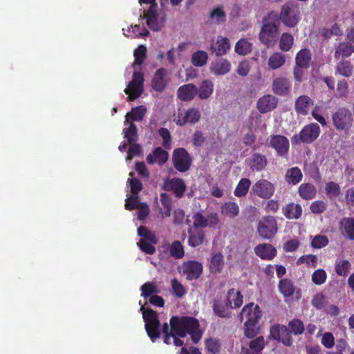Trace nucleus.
I'll list each match as a JSON object with an SVG mask.
<instances>
[{
	"label": "nucleus",
	"mask_w": 354,
	"mask_h": 354,
	"mask_svg": "<svg viewBox=\"0 0 354 354\" xmlns=\"http://www.w3.org/2000/svg\"><path fill=\"white\" fill-rule=\"evenodd\" d=\"M170 328L173 333L183 338L190 335L194 344H198L202 338L203 331L197 319L189 316H172L169 319Z\"/></svg>",
	"instance_id": "obj_1"
},
{
	"label": "nucleus",
	"mask_w": 354,
	"mask_h": 354,
	"mask_svg": "<svg viewBox=\"0 0 354 354\" xmlns=\"http://www.w3.org/2000/svg\"><path fill=\"white\" fill-rule=\"evenodd\" d=\"M241 320L245 319L243 324L244 335L250 339L256 337L260 331L259 322L263 312L258 304L250 303L246 304L240 314Z\"/></svg>",
	"instance_id": "obj_2"
},
{
	"label": "nucleus",
	"mask_w": 354,
	"mask_h": 354,
	"mask_svg": "<svg viewBox=\"0 0 354 354\" xmlns=\"http://www.w3.org/2000/svg\"><path fill=\"white\" fill-rule=\"evenodd\" d=\"M269 17L274 19L278 23L281 21L284 26L288 28H294L300 20L299 6L295 1H288L281 6L279 14L272 10L269 12Z\"/></svg>",
	"instance_id": "obj_3"
},
{
	"label": "nucleus",
	"mask_w": 354,
	"mask_h": 354,
	"mask_svg": "<svg viewBox=\"0 0 354 354\" xmlns=\"http://www.w3.org/2000/svg\"><path fill=\"white\" fill-rule=\"evenodd\" d=\"M262 26L259 35V41L268 48L274 46L279 38V23L270 18L269 12L262 19Z\"/></svg>",
	"instance_id": "obj_4"
},
{
	"label": "nucleus",
	"mask_w": 354,
	"mask_h": 354,
	"mask_svg": "<svg viewBox=\"0 0 354 354\" xmlns=\"http://www.w3.org/2000/svg\"><path fill=\"white\" fill-rule=\"evenodd\" d=\"M140 310L142 313L143 320L145 323V328L147 335L149 337L150 339L154 342L160 337V323L158 319V314L151 308L146 310L143 306L140 307Z\"/></svg>",
	"instance_id": "obj_5"
},
{
	"label": "nucleus",
	"mask_w": 354,
	"mask_h": 354,
	"mask_svg": "<svg viewBox=\"0 0 354 354\" xmlns=\"http://www.w3.org/2000/svg\"><path fill=\"white\" fill-rule=\"evenodd\" d=\"M320 127L317 123H310L303 127L299 134H295L291 138L292 144L294 145L301 143L310 144L319 137Z\"/></svg>",
	"instance_id": "obj_6"
},
{
	"label": "nucleus",
	"mask_w": 354,
	"mask_h": 354,
	"mask_svg": "<svg viewBox=\"0 0 354 354\" xmlns=\"http://www.w3.org/2000/svg\"><path fill=\"white\" fill-rule=\"evenodd\" d=\"M333 127L338 131L349 130L353 122L351 111L346 107H339L332 114Z\"/></svg>",
	"instance_id": "obj_7"
},
{
	"label": "nucleus",
	"mask_w": 354,
	"mask_h": 354,
	"mask_svg": "<svg viewBox=\"0 0 354 354\" xmlns=\"http://www.w3.org/2000/svg\"><path fill=\"white\" fill-rule=\"evenodd\" d=\"M257 232L265 240H271L277 233L278 227L275 218L266 216L258 222Z\"/></svg>",
	"instance_id": "obj_8"
},
{
	"label": "nucleus",
	"mask_w": 354,
	"mask_h": 354,
	"mask_svg": "<svg viewBox=\"0 0 354 354\" xmlns=\"http://www.w3.org/2000/svg\"><path fill=\"white\" fill-rule=\"evenodd\" d=\"M144 91V75L142 72L135 71L132 80L129 82L124 93L128 95L127 101L131 102L138 98Z\"/></svg>",
	"instance_id": "obj_9"
},
{
	"label": "nucleus",
	"mask_w": 354,
	"mask_h": 354,
	"mask_svg": "<svg viewBox=\"0 0 354 354\" xmlns=\"http://www.w3.org/2000/svg\"><path fill=\"white\" fill-rule=\"evenodd\" d=\"M172 162L177 171L183 173L190 169L192 159L188 151L185 148L180 147L174 150Z\"/></svg>",
	"instance_id": "obj_10"
},
{
	"label": "nucleus",
	"mask_w": 354,
	"mask_h": 354,
	"mask_svg": "<svg viewBox=\"0 0 354 354\" xmlns=\"http://www.w3.org/2000/svg\"><path fill=\"white\" fill-rule=\"evenodd\" d=\"M156 0H138L140 5L150 4L149 9L145 12L144 18L146 19L147 25L154 31H158L160 29L158 22L157 3Z\"/></svg>",
	"instance_id": "obj_11"
},
{
	"label": "nucleus",
	"mask_w": 354,
	"mask_h": 354,
	"mask_svg": "<svg viewBox=\"0 0 354 354\" xmlns=\"http://www.w3.org/2000/svg\"><path fill=\"white\" fill-rule=\"evenodd\" d=\"M274 192V184L266 179L257 180L252 187V193L263 199H270Z\"/></svg>",
	"instance_id": "obj_12"
},
{
	"label": "nucleus",
	"mask_w": 354,
	"mask_h": 354,
	"mask_svg": "<svg viewBox=\"0 0 354 354\" xmlns=\"http://www.w3.org/2000/svg\"><path fill=\"white\" fill-rule=\"evenodd\" d=\"M269 145L277 151L279 156H286L288 153L290 147L289 140L284 136L271 135L269 137Z\"/></svg>",
	"instance_id": "obj_13"
},
{
	"label": "nucleus",
	"mask_w": 354,
	"mask_h": 354,
	"mask_svg": "<svg viewBox=\"0 0 354 354\" xmlns=\"http://www.w3.org/2000/svg\"><path fill=\"white\" fill-rule=\"evenodd\" d=\"M200 118L199 111L196 108H190L184 112L179 111L174 121L177 125L182 127L186 124H194L198 122Z\"/></svg>",
	"instance_id": "obj_14"
},
{
	"label": "nucleus",
	"mask_w": 354,
	"mask_h": 354,
	"mask_svg": "<svg viewBox=\"0 0 354 354\" xmlns=\"http://www.w3.org/2000/svg\"><path fill=\"white\" fill-rule=\"evenodd\" d=\"M182 268L183 274L186 276L187 280H194L201 277L203 266L197 261H188L183 264Z\"/></svg>",
	"instance_id": "obj_15"
},
{
	"label": "nucleus",
	"mask_w": 354,
	"mask_h": 354,
	"mask_svg": "<svg viewBox=\"0 0 354 354\" xmlns=\"http://www.w3.org/2000/svg\"><path fill=\"white\" fill-rule=\"evenodd\" d=\"M163 188L166 191L172 192L177 198H180L185 194L186 185L182 178H173L164 182Z\"/></svg>",
	"instance_id": "obj_16"
},
{
	"label": "nucleus",
	"mask_w": 354,
	"mask_h": 354,
	"mask_svg": "<svg viewBox=\"0 0 354 354\" xmlns=\"http://www.w3.org/2000/svg\"><path fill=\"white\" fill-rule=\"evenodd\" d=\"M213 310L216 315L221 318H230L231 317L230 308H232L231 306V301L225 297L216 298L213 301Z\"/></svg>",
	"instance_id": "obj_17"
},
{
	"label": "nucleus",
	"mask_w": 354,
	"mask_h": 354,
	"mask_svg": "<svg viewBox=\"0 0 354 354\" xmlns=\"http://www.w3.org/2000/svg\"><path fill=\"white\" fill-rule=\"evenodd\" d=\"M279 102L277 97L268 94L260 97L257 103V108L261 113H266L274 110Z\"/></svg>",
	"instance_id": "obj_18"
},
{
	"label": "nucleus",
	"mask_w": 354,
	"mask_h": 354,
	"mask_svg": "<svg viewBox=\"0 0 354 354\" xmlns=\"http://www.w3.org/2000/svg\"><path fill=\"white\" fill-rule=\"evenodd\" d=\"M246 163L252 171H261L266 169L268 160L265 155L260 153H253L246 159Z\"/></svg>",
	"instance_id": "obj_19"
},
{
	"label": "nucleus",
	"mask_w": 354,
	"mask_h": 354,
	"mask_svg": "<svg viewBox=\"0 0 354 354\" xmlns=\"http://www.w3.org/2000/svg\"><path fill=\"white\" fill-rule=\"evenodd\" d=\"M254 253L263 260H272L277 255V250L269 243H260L255 246Z\"/></svg>",
	"instance_id": "obj_20"
},
{
	"label": "nucleus",
	"mask_w": 354,
	"mask_h": 354,
	"mask_svg": "<svg viewBox=\"0 0 354 354\" xmlns=\"http://www.w3.org/2000/svg\"><path fill=\"white\" fill-rule=\"evenodd\" d=\"M168 158L169 153L166 150L158 147L155 148L152 153L147 155L146 160L148 164L152 165L156 162L161 166L167 162Z\"/></svg>",
	"instance_id": "obj_21"
},
{
	"label": "nucleus",
	"mask_w": 354,
	"mask_h": 354,
	"mask_svg": "<svg viewBox=\"0 0 354 354\" xmlns=\"http://www.w3.org/2000/svg\"><path fill=\"white\" fill-rule=\"evenodd\" d=\"M167 70L163 68H159L156 71L151 82L153 89L158 92H162L165 90L167 84Z\"/></svg>",
	"instance_id": "obj_22"
},
{
	"label": "nucleus",
	"mask_w": 354,
	"mask_h": 354,
	"mask_svg": "<svg viewBox=\"0 0 354 354\" xmlns=\"http://www.w3.org/2000/svg\"><path fill=\"white\" fill-rule=\"evenodd\" d=\"M198 88L194 84H187L178 89V97L186 102L192 100L197 95Z\"/></svg>",
	"instance_id": "obj_23"
},
{
	"label": "nucleus",
	"mask_w": 354,
	"mask_h": 354,
	"mask_svg": "<svg viewBox=\"0 0 354 354\" xmlns=\"http://www.w3.org/2000/svg\"><path fill=\"white\" fill-rule=\"evenodd\" d=\"M290 87V82L286 77H277L273 80L272 91L278 95H285L288 94Z\"/></svg>",
	"instance_id": "obj_24"
},
{
	"label": "nucleus",
	"mask_w": 354,
	"mask_h": 354,
	"mask_svg": "<svg viewBox=\"0 0 354 354\" xmlns=\"http://www.w3.org/2000/svg\"><path fill=\"white\" fill-rule=\"evenodd\" d=\"M313 100L308 95H300L295 101V109L298 114L306 115L310 106H313Z\"/></svg>",
	"instance_id": "obj_25"
},
{
	"label": "nucleus",
	"mask_w": 354,
	"mask_h": 354,
	"mask_svg": "<svg viewBox=\"0 0 354 354\" xmlns=\"http://www.w3.org/2000/svg\"><path fill=\"white\" fill-rule=\"evenodd\" d=\"M231 69V64L226 59L221 58L211 64L210 71L216 75H223Z\"/></svg>",
	"instance_id": "obj_26"
},
{
	"label": "nucleus",
	"mask_w": 354,
	"mask_h": 354,
	"mask_svg": "<svg viewBox=\"0 0 354 354\" xmlns=\"http://www.w3.org/2000/svg\"><path fill=\"white\" fill-rule=\"evenodd\" d=\"M162 330L164 333L163 342L165 344H170L171 339H173L174 344L176 346H182L184 344V342L179 338L178 335L173 333V330L169 328L167 322L162 324Z\"/></svg>",
	"instance_id": "obj_27"
},
{
	"label": "nucleus",
	"mask_w": 354,
	"mask_h": 354,
	"mask_svg": "<svg viewBox=\"0 0 354 354\" xmlns=\"http://www.w3.org/2000/svg\"><path fill=\"white\" fill-rule=\"evenodd\" d=\"M299 196L306 201L313 199L317 194V189L312 183H302L298 188Z\"/></svg>",
	"instance_id": "obj_28"
},
{
	"label": "nucleus",
	"mask_w": 354,
	"mask_h": 354,
	"mask_svg": "<svg viewBox=\"0 0 354 354\" xmlns=\"http://www.w3.org/2000/svg\"><path fill=\"white\" fill-rule=\"evenodd\" d=\"M312 54L309 49L304 48L300 50L295 57V64L300 67L308 68L310 66Z\"/></svg>",
	"instance_id": "obj_29"
},
{
	"label": "nucleus",
	"mask_w": 354,
	"mask_h": 354,
	"mask_svg": "<svg viewBox=\"0 0 354 354\" xmlns=\"http://www.w3.org/2000/svg\"><path fill=\"white\" fill-rule=\"evenodd\" d=\"M342 234L350 240L354 241V218L344 217L339 222Z\"/></svg>",
	"instance_id": "obj_30"
},
{
	"label": "nucleus",
	"mask_w": 354,
	"mask_h": 354,
	"mask_svg": "<svg viewBox=\"0 0 354 354\" xmlns=\"http://www.w3.org/2000/svg\"><path fill=\"white\" fill-rule=\"evenodd\" d=\"M283 213L288 219H298L301 216L302 208L299 204L290 203L283 208Z\"/></svg>",
	"instance_id": "obj_31"
},
{
	"label": "nucleus",
	"mask_w": 354,
	"mask_h": 354,
	"mask_svg": "<svg viewBox=\"0 0 354 354\" xmlns=\"http://www.w3.org/2000/svg\"><path fill=\"white\" fill-rule=\"evenodd\" d=\"M353 69L354 67L351 61L342 59L335 66V74L349 77L353 75Z\"/></svg>",
	"instance_id": "obj_32"
},
{
	"label": "nucleus",
	"mask_w": 354,
	"mask_h": 354,
	"mask_svg": "<svg viewBox=\"0 0 354 354\" xmlns=\"http://www.w3.org/2000/svg\"><path fill=\"white\" fill-rule=\"evenodd\" d=\"M354 53V46L350 42H340L335 48V58L348 57Z\"/></svg>",
	"instance_id": "obj_33"
},
{
	"label": "nucleus",
	"mask_w": 354,
	"mask_h": 354,
	"mask_svg": "<svg viewBox=\"0 0 354 354\" xmlns=\"http://www.w3.org/2000/svg\"><path fill=\"white\" fill-rule=\"evenodd\" d=\"M265 344L264 337L259 336L250 341L249 348L245 351V354H261Z\"/></svg>",
	"instance_id": "obj_34"
},
{
	"label": "nucleus",
	"mask_w": 354,
	"mask_h": 354,
	"mask_svg": "<svg viewBox=\"0 0 354 354\" xmlns=\"http://www.w3.org/2000/svg\"><path fill=\"white\" fill-rule=\"evenodd\" d=\"M214 91V84L209 80H203L198 88L197 95L201 100L209 98Z\"/></svg>",
	"instance_id": "obj_35"
},
{
	"label": "nucleus",
	"mask_w": 354,
	"mask_h": 354,
	"mask_svg": "<svg viewBox=\"0 0 354 354\" xmlns=\"http://www.w3.org/2000/svg\"><path fill=\"white\" fill-rule=\"evenodd\" d=\"M225 265L224 257L221 253L214 254L211 259L209 264V270L213 274L221 272Z\"/></svg>",
	"instance_id": "obj_36"
},
{
	"label": "nucleus",
	"mask_w": 354,
	"mask_h": 354,
	"mask_svg": "<svg viewBox=\"0 0 354 354\" xmlns=\"http://www.w3.org/2000/svg\"><path fill=\"white\" fill-rule=\"evenodd\" d=\"M303 178V174L298 167H292L286 171L285 180L289 184L297 185Z\"/></svg>",
	"instance_id": "obj_37"
},
{
	"label": "nucleus",
	"mask_w": 354,
	"mask_h": 354,
	"mask_svg": "<svg viewBox=\"0 0 354 354\" xmlns=\"http://www.w3.org/2000/svg\"><path fill=\"white\" fill-rule=\"evenodd\" d=\"M221 214L227 217L233 218L239 214V207L235 202H226L221 207Z\"/></svg>",
	"instance_id": "obj_38"
},
{
	"label": "nucleus",
	"mask_w": 354,
	"mask_h": 354,
	"mask_svg": "<svg viewBox=\"0 0 354 354\" xmlns=\"http://www.w3.org/2000/svg\"><path fill=\"white\" fill-rule=\"evenodd\" d=\"M146 111V107L142 105L132 108L131 111L126 115L125 123L128 122L129 120L138 122L142 121Z\"/></svg>",
	"instance_id": "obj_39"
},
{
	"label": "nucleus",
	"mask_w": 354,
	"mask_h": 354,
	"mask_svg": "<svg viewBox=\"0 0 354 354\" xmlns=\"http://www.w3.org/2000/svg\"><path fill=\"white\" fill-rule=\"evenodd\" d=\"M286 62V56L281 53H274L268 59V65L270 68L276 70L282 66Z\"/></svg>",
	"instance_id": "obj_40"
},
{
	"label": "nucleus",
	"mask_w": 354,
	"mask_h": 354,
	"mask_svg": "<svg viewBox=\"0 0 354 354\" xmlns=\"http://www.w3.org/2000/svg\"><path fill=\"white\" fill-rule=\"evenodd\" d=\"M279 290L285 297H288L294 294L295 286L291 280L283 279L279 281Z\"/></svg>",
	"instance_id": "obj_41"
},
{
	"label": "nucleus",
	"mask_w": 354,
	"mask_h": 354,
	"mask_svg": "<svg viewBox=\"0 0 354 354\" xmlns=\"http://www.w3.org/2000/svg\"><path fill=\"white\" fill-rule=\"evenodd\" d=\"M251 181L250 179L247 178H241L238 183L234 194L237 197H243L245 196L250 187Z\"/></svg>",
	"instance_id": "obj_42"
},
{
	"label": "nucleus",
	"mask_w": 354,
	"mask_h": 354,
	"mask_svg": "<svg viewBox=\"0 0 354 354\" xmlns=\"http://www.w3.org/2000/svg\"><path fill=\"white\" fill-rule=\"evenodd\" d=\"M226 297L231 301V305L233 303L232 308H239L243 304V295L240 291H235L234 288L228 290Z\"/></svg>",
	"instance_id": "obj_43"
},
{
	"label": "nucleus",
	"mask_w": 354,
	"mask_h": 354,
	"mask_svg": "<svg viewBox=\"0 0 354 354\" xmlns=\"http://www.w3.org/2000/svg\"><path fill=\"white\" fill-rule=\"evenodd\" d=\"M208 55L205 51L197 50L192 56V63L197 67H202L207 64Z\"/></svg>",
	"instance_id": "obj_44"
},
{
	"label": "nucleus",
	"mask_w": 354,
	"mask_h": 354,
	"mask_svg": "<svg viewBox=\"0 0 354 354\" xmlns=\"http://www.w3.org/2000/svg\"><path fill=\"white\" fill-rule=\"evenodd\" d=\"M230 47L229 39L226 37H221L220 39H218L214 48V51L216 56H222L226 54Z\"/></svg>",
	"instance_id": "obj_45"
},
{
	"label": "nucleus",
	"mask_w": 354,
	"mask_h": 354,
	"mask_svg": "<svg viewBox=\"0 0 354 354\" xmlns=\"http://www.w3.org/2000/svg\"><path fill=\"white\" fill-rule=\"evenodd\" d=\"M124 137L128 143L135 142L138 140V129L134 123H130L128 128L123 129Z\"/></svg>",
	"instance_id": "obj_46"
},
{
	"label": "nucleus",
	"mask_w": 354,
	"mask_h": 354,
	"mask_svg": "<svg viewBox=\"0 0 354 354\" xmlns=\"http://www.w3.org/2000/svg\"><path fill=\"white\" fill-rule=\"evenodd\" d=\"M171 257L176 259H182L185 255L184 248L180 241H174L169 249Z\"/></svg>",
	"instance_id": "obj_47"
},
{
	"label": "nucleus",
	"mask_w": 354,
	"mask_h": 354,
	"mask_svg": "<svg viewBox=\"0 0 354 354\" xmlns=\"http://www.w3.org/2000/svg\"><path fill=\"white\" fill-rule=\"evenodd\" d=\"M141 296L145 299L150 297L153 294L159 292L158 287L153 282L145 283L140 288Z\"/></svg>",
	"instance_id": "obj_48"
},
{
	"label": "nucleus",
	"mask_w": 354,
	"mask_h": 354,
	"mask_svg": "<svg viewBox=\"0 0 354 354\" xmlns=\"http://www.w3.org/2000/svg\"><path fill=\"white\" fill-rule=\"evenodd\" d=\"M351 263L347 260H339L335 262V270L338 276L345 277L351 269Z\"/></svg>",
	"instance_id": "obj_49"
},
{
	"label": "nucleus",
	"mask_w": 354,
	"mask_h": 354,
	"mask_svg": "<svg viewBox=\"0 0 354 354\" xmlns=\"http://www.w3.org/2000/svg\"><path fill=\"white\" fill-rule=\"evenodd\" d=\"M138 234L145 241L151 242V243L156 244L158 239L155 234L149 230L145 226H140L138 228Z\"/></svg>",
	"instance_id": "obj_50"
},
{
	"label": "nucleus",
	"mask_w": 354,
	"mask_h": 354,
	"mask_svg": "<svg viewBox=\"0 0 354 354\" xmlns=\"http://www.w3.org/2000/svg\"><path fill=\"white\" fill-rule=\"evenodd\" d=\"M251 50L252 45L247 39H241L236 44L235 51L239 55H248L250 53Z\"/></svg>",
	"instance_id": "obj_51"
},
{
	"label": "nucleus",
	"mask_w": 354,
	"mask_h": 354,
	"mask_svg": "<svg viewBox=\"0 0 354 354\" xmlns=\"http://www.w3.org/2000/svg\"><path fill=\"white\" fill-rule=\"evenodd\" d=\"M288 328L285 326L275 324L270 327V336L275 340L279 341L283 335H287Z\"/></svg>",
	"instance_id": "obj_52"
},
{
	"label": "nucleus",
	"mask_w": 354,
	"mask_h": 354,
	"mask_svg": "<svg viewBox=\"0 0 354 354\" xmlns=\"http://www.w3.org/2000/svg\"><path fill=\"white\" fill-rule=\"evenodd\" d=\"M189 236L188 237V245L191 247L195 248L203 244L205 240V234L202 232H197L191 233L189 231Z\"/></svg>",
	"instance_id": "obj_53"
},
{
	"label": "nucleus",
	"mask_w": 354,
	"mask_h": 354,
	"mask_svg": "<svg viewBox=\"0 0 354 354\" xmlns=\"http://www.w3.org/2000/svg\"><path fill=\"white\" fill-rule=\"evenodd\" d=\"M294 38L289 33H283L279 40V47L282 51H288L292 46Z\"/></svg>",
	"instance_id": "obj_54"
},
{
	"label": "nucleus",
	"mask_w": 354,
	"mask_h": 354,
	"mask_svg": "<svg viewBox=\"0 0 354 354\" xmlns=\"http://www.w3.org/2000/svg\"><path fill=\"white\" fill-rule=\"evenodd\" d=\"M288 328L290 331L295 335H301L305 330L303 322L299 319H294L290 321L288 323Z\"/></svg>",
	"instance_id": "obj_55"
},
{
	"label": "nucleus",
	"mask_w": 354,
	"mask_h": 354,
	"mask_svg": "<svg viewBox=\"0 0 354 354\" xmlns=\"http://www.w3.org/2000/svg\"><path fill=\"white\" fill-rule=\"evenodd\" d=\"M205 345L207 350L212 354H217L220 352L221 343L216 338L210 337L207 339L205 341Z\"/></svg>",
	"instance_id": "obj_56"
},
{
	"label": "nucleus",
	"mask_w": 354,
	"mask_h": 354,
	"mask_svg": "<svg viewBox=\"0 0 354 354\" xmlns=\"http://www.w3.org/2000/svg\"><path fill=\"white\" fill-rule=\"evenodd\" d=\"M133 56L135 57L134 64L136 65H141L146 59L147 57V48L144 45H139L133 52Z\"/></svg>",
	"instance_id": "obj_57"
},
{
	"label": "nucleus",
	"mask_w": 354,
	"mask_h": 354,
	"mask_svg": "<svg viewBox=\"0 0 354 354\" xmlns=\"http://www.w3.org/2000/svg\"><path fill=\"white\" fill-rule=\"evenodd\" d=\"M209 17L215 20L216 24H221L226 21V13L222 6H218L212 10L210 12Z\"/></svg>",
	"instance_id": "obj_58"
},
{
	"label": "nucleus",
	"mask_w": 354,
	"mask_h": 354,
	"mask_svg": "<svg viewBox=\"0 0 354 354\" xmlns=\"http://www.w3.org/2000/svg\"><path fill=\"white\" fill-rule=\"evenodd\" d=\"M303 263L308 267L315 268L317 265V257L315 254L303 255L297 259V265Z\"/></svg>",
	"instance_id": "obj_59"
},
{
	"label": "nucleus",
	"mask_w": 354,
	"mask_h": 354,
	"mask_svg": "<svg viewBox=\"0 0 354 354\" xmlns=\"http://www.w3.org/2000/svg\"><path fill=\"white\" fill-rule=\"evenodd\" d=\"M328 239L325 235H316L311 241V247L315 249H321L328 244Z\"/></svg>",
	"instance_id": "obj_60"
},
{
	"label": "nucleus",
	"mask_w": 354,
	"mask_h": 354,
	"mask_svg": "<svg viewBox=\"0 0 354 354\" xmlns=\"http://www.w3.org/2000/svg\"><path fill=\"white\" fill-rule=\"evenodd\" d=\"M158 133L162 138V146L166 149H170L171 147V136L169 131L164 127L158 130Z\"/></svg>",
	"instance_id": "obj_61"
},
{
	"label": "nucleus",
	"mask_w": 354,
	"mask_h": 354,
	"mask_svg": "<svg viewBox=\"0 0 354 354\" xmlns=\"http://www.w3.org/2000/svg\"><path fill=\"white\" fill-rule=\"evenodd\" d=\"M327 274L324 269L316 270L312 275V281L316 285H322L326 282Z\"/></svg>",
	"instance_id": "obj_62"
},
{
	"label": "nucleus",
	"mask_w": 354,
	"mask_h": 354,
	"mask_svg": "<svg viewBox=\"0 0 354 354\" xmlns=\"http://www.w3.org/2000/svg\"><path fill=\"white\" fill-rule=\"evenodd\" d=\"M325 191L330 197H337L340 194V187L337 183L330 181L326 184Z\"/></svg>",
	"instance_id": "obj_63"
},
{
	"label": "nucleus",
	"mask_w": 354,
	"mask_h": 354,
	"mask_svg": "<svg viewBox=\"0 0 354 354\" xmlns=\"http://www.w3.org/2000/svg\"><path fill=\"white\" fill-rule=\"evenodd\" d=\"M326 304V298L322 293L315 295L312 299V305L318 310L324 309Z\"/></svg>",
	"instance_id": "obj_64"
}]
</instances>
